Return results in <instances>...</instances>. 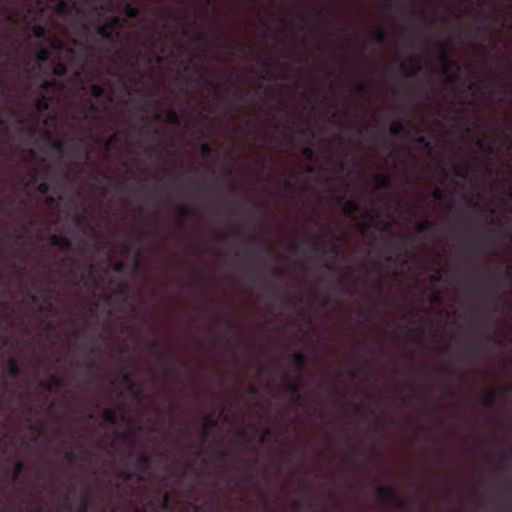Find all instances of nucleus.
I'll return each instance as SVG.
<instances>
[{"mask_svg": "<svg viewBox=\"0 0 512 512\" xmlns=\"http://www.w3.org/2000/svg\"><path fill=\"white\" fill-rule=\"evenodd\" d=\"M122 27L123 20L119 16H114L98 28L97 34L101 38L113 42L120 37Z\"/></svg>", "mask_w": 512, "mask_h": 512, "instance_id": "1", "label": "nucleus"}, {"mask_svg": "<svg viewBox=\"0 0 512 512\" xmlns=\"http://www.w3.org/2000/svg\"><path fill=\"white\" fill-rule=\"evenodd\" d=\"M376 493L380 503L384 505L394 504L401 509L406 508V503L398 498L394 487L382 485L377 488Z\"/></svg>", "mask_w": 512, "mask_h": 512, "instance_id": "2", "label": "nucleus"}, {"mask_svg": "<svg viewBox=\"0 0 512 512\" xmlns=\"http://www.w3.org/2000/svg\"><path fill=\"white\" fill-rule=\"evenodd\" d=\"M281 379L285 384L286 391L294 396V403L297 405H301L303 401V397L301 395V379L299 378L297 381H293L285 372L281 374Z\"/></svg>", "mask_w": 512, "mask_h": 512, "instance_id": "3", "label": "nucleus"}, {"mask_svg": "<svg viewBox=\"0 0 512 512\" xmlns=\"http://www.w3.org/2000/svg\"><path fill=\"white\" fill-rule=\"evenodd\" d=\"M436 48L439 54V58L442 64V72L444 74H448L451 68H456L457 70H460V65L457 61L451 60L448 52L446 44L442 41L437 42Z\"/></svg>", "mask_w": 512, "mask_h": 512, "instance_id": "4", "label": "nucleus"}, {"mask_svg": "<svg viewBox=\"0 0 512 512\" xmlns=\"http://www.w3.org/2000/svg\"><path fill=\"white\" fill-rule=\"evenodd\" d=\"M334 200L336 204L343 208V211L349 217L354 216L360 210L359 203L354 199H346L344 196L340 195L336 196Z\"/></svg>", "mask_w": 512, "mask_h": 512, "instance_id": "5", "label": "nucleus"}, {"mask_svg": "<svg viewBox=\"0 0 512 512\" xmlns=\"http://www.w3.org/2000/svg\"><path fill=\"white\" fill-rule=\"evenodd\" d=\"M118 478L124 480V481H132V480H138L143 481L145 479L144 471H138V470H128V469H122L118 471L117 473Z\"/></svg>", "mask_w": 512, "mask_h": 512, "instance_id": "6", "label": "nucleus"}, {"mask_svg": "<svg viewBox=\"0 0 512 512\" xmlns=\"http://www.w3.org/2000/svg\"><path fill=\"white\" fill-rule=\"evenodd\" d=\"M421 65L413 60V65L409 66L405 63H400L399 65V71L401 73L402 76L404 77H414L416 76L420 70H421Z\"/></svg>", "mask_w": 512, "mask_h": 512, "instance_id": "7", "label": "nucleus"}, {"mask_svg": "<svg viewBox=\"0 0 512 512\" xmlns=\"http://www.w3.org/2000/svg\"><path fill=\"white\" fill-rule=\"evenodd\" d=\"M123 382L128 386L129 392L133 395L134 399L137 402H140L142 399V393L140 389L137 387L135 381L133 380L132 376L129 373H126L123 376Z\"/></svg>", "mask_w": 512, "mask_h": 512, "instance_id": "8", "label": "nucleus"}, {"mask_svg": "<svg viewBox=\"0 0 512 512\" xmlns=\"http://www.w3.org/2000/svg\"><path fill=\"white\" fill-rule=\"evenodd\" d=\"M374 181L378 189L387 190L391 188V178L384 173H377L374 176Z\"/></svg>", "mask_w": 512, "mask_h": 512, "instance_id": "9", "label": "nucleus"}, {"mask_svg": "<svg viewBox=\"0 0 512 512\" xmlns=\"http://www.w3.org/2000/svg\"><path fill=\"white\" fill-rule=\"evenodd\" d=\"M51 99L45 93H42L35 101V109L42 113L50 109Z\"/></svg>", "mask_w": 512, "mask_h": 512, "instance_id": "10", "label": "nucleus"}, {"mask_svg": "<svg viewBox=\"0 0 512 512\" xmlns=\"http://www.w3.org/2000/svg\"><path fill=\"white\" fill-rule=\"evenodd\" d=\"M147 347L153 351L158 357L160 358H165L167 355H168V351L166 349H164L159 341L155 338L153 339H150L148 342H147Z\"/></svg>", "mask_w": 512, "mask_h": 512, "instance_id": "11", "label": "nucleus"}, {"mask_svg": "<svg viewBox=\"0 0 512 512\" xmlns=\"http://www.w3.org/2000/svg\"><path fill=\"white\" fill-rule=\"evenodd\" d=\"M62 384H63L62 378L56 373H54L50 376L49 381H41V383H40V385L42 387H44L47 391H52L53 387H60V386H62Z\"/></svg>", "mask_w": 512, "mask_h": 512, "instance_id": "12", "label": "nucleus"}, {"mask_svg": "<svg viewBox=\"0 0 512 512\" xmlns=\"http://www.w3.org/2000/svg\"><path fill=\"white\" fill-rule=\"evenodd\" d=\"M404 328L411 339H414L417 342L421 340L424 333V328L422 326H405Z\"/></svg>", "mask_w": 512, "mask_h": 512, "instance_id": "13", "label": "nucleus"}, {"mask_svg": "<svg viewBox=\"0 0 512 512\" xmlns=\"http://www.w3.org/2000/svg\"><path fill=\"white\" fill-rule=\"evenodd\" d=\"M40 87L44 92H48L49 90H52V89L60 90V89H62L63 86L59 80H57L55 78H50V79L43 80Z\"/></svg>", "mask_w": 512, "mask_h": 512, "instance_id": "14", "label": "nucleus"}, {"mask_svg": "<svg viewBox=\"0 0 512 512\" xmlns=\"http://www.w3.org/2000/svg\"><path fill=\"white\" fill-rule=\"evenodd\" d=\"M102 419L107 424L115 425L118 422L119 417L114 409L108 408L103 411Z\"/></svg>", "mask_w": 512, "mask_h": 512, "instance_id": "15", "label": "nucleus"}, {"mask_svg": "<svg viewBox=\"0 0 512 512\" xmlns=\"http://www.w3.org/2000/svg\"><path fill=\"white\" fill-rule=\"evenodd\" d=\"M178 211L181 215V218L178 219L177 226L182 228L185 224V219L192 214L193 209L191 206L188 205H180Z\"/></svg>", "mask_w": 512, "mask_h": 512, "instance_id": "16", "label": "nucleus"}, {"mask_svg": "<svg viewBox=\"0 0 512 512\" xmlns=\"http://www.w3.org/2000/svg\"><path fill=\"white\" fill-rule=\"evenodd\" d=\"M307 355L301 351L294 352L292 355V362L297 369H302L307 363Z\"/></svg>", "mask_w": 512, "mask_h": 512, "instance_id": "17", "label": "nucleus"}, {"mask_svg": "<svg viewBox=\"0 0 512 512\" xmlns=\"http://www.w3.org/2000/svg\"><path fill=\"white\" fill-rule=\"evenodd\" d=\"M8 373L13 378H19L21 376V368L15 358L8 360Z\"/></svg>", "mask_w": 512, "mask_h": 512, "instance_id": "18", "label": "nucleus"}, {"mask_svg": "<svg viewBox=\"0 0 512 512\" xmlns=\"http://www.w3.org/2000/svg\"><path fill=\"white\" fill-rule=\"evenodd\" d=\"M240 254H242L248 258L254 259L257 263L260 262V259L257 255V248L255 245H249V246L245 247L244 249H242L241 251L236 252V255H240Z\"/></svg>", "mask_w": 512, "mask_h": 512, "instance_id": "19", "label": "nucleus"}, {"mask_svg": "<svg viewBox=\"0 0 512 512\" xmlns=\"http://www.w3.org/2000/svg\"><path fill=\"white\" fill-rule=\"evenodd\" d=\"M124 13L131 19H136L139 17L141 10L138 5H134L131 3H127L124 6Z\"/></svg>", "mask_w": 512, "mask_h": 512, "instance_id": "20", "label": "nucleus"}, {"mask_svg": "<svg viewBox=\"0 0 512 512\" xmlns=\"http://www.w3.org/2000/svg\"><path fill=\"white\" fill-rule=\"evenodd\" d=\"M324 236H325V234L317 235L315 237V239L313 240L311 247H310V250L313 253L317 254V253L321 252L322 254H326V251H322V249H321Z\"/></svg>", "mask_w": 512, "mask_h": 512, "instance_id": "21", "label": "nucleus"}, {"mask_svg": "<svg viewBox=\"0 0 512 512\" xmlns=\"http://www.w3.org/2000/svg\"><path fill=\"white\" fill-rule=\"evenodd\" d=\"M68 67L63 62H58L51 70V74L56 77H63L67 74Z\"/></svg>", "mask_w": 512, "mask_h": 512, "instance_id": "22", "label": "nucleus"}, {"mask_svg": "<svg viewBox=\"0 0 512 512\" xmlns=\"http://www.w3.org/2000/svg\"><path fill=\"white\" fill-rule=\"evenodd\" d=\"M166 121L174 126H178L181 124L180 115L173 109H169L166 113Z\"/></svg>", "mask_w": 512, "mask_h": 512, "instance_id": "23", "label": "nucleus"}, {"mask_svg": "<svg viewBox=\"0 0 512 512\" xmlns=\"http://www.w3.org/2000/svg\"><path fill=\"white\" fill-rule=\"evenodd\" d=\"M24 469H25L24 462L18 461V462L15 463L14 469H13V472H12V477H11V480H12L13 483H16L19 480V478H20L21 474L23 473Z\"/></svg>", "mask_w": 512, "mask_h": 512, "instance_id": "24", "label": "nucleus"}, {"mask_svg": "<svg viewBox=\"0 0 512 512\" xmlns=\"http://www.w3.org/2000/svg\"><path fill=\"white\" fill-rule=\"evenodd\" d=\"M51 51L46 47H41L35 55V58L39 62H46L51 58Z\"/></svg>", "mask_w": 512, "mask_h": 512, "instance_id": "25", "label": "nucleus"}, {"mask_svg": "<svg viewBox=\"0 0 512 512\" xmlns=\"http://www.w3.org/2000/svg\"><path fill=\"white\" fill-rule=\"evenodd\" d=\"M496 400V391L494 389H489L487 393L483 396L482 401L483 404L487 407H492Z\"/></svg>", "mask_w": 512, "mask_h": 512, "instance_id": "26", "label": "nucleus"}, {"mask_svg": "<svg viewBox=\"0 0 512 512\" xmlns=\"http://www.w3.org/2000/svg\"><path fill=\"white\" fill-rule=\"evenodd\" d=\"M452 170L453 174L460 178H466L469 173L468 167L460 164H454Z\"/></svg>", "mask_w": 512, "mask_h": 512, "instance_id": "27", "label": "nucleus"}, {"mask_svg": "<svg viewBox=\"0 0 512 512\" xmlns=\"http://www.w3.org/2000/svg\"><path fill=\"white\" fill-rule=\"evenodd\" d=\"M99 111V107L95 103H90L88 109H82L79 111L78 117L81 119H88L89 113H97Z\"/></svg>", "mask_w": 512, "mask_h": 512, "instance_id": "28", "label": "nucleus"}, {"mask_svg": "<svg viewBox=\"0 0 512 512\" xmlns=\"http://www.w3.org/2000/svg\"><path fill=\"white\" fill-rule=\"evenodd\" d=\"M405 131V126L400 121H394L389 127V133L391 135H399Z\"/></svg>", "mask_w": 512, "mask_h": 512, "instance_id": "29", "label": "nucleus"}, {"mask_svg": "<svg viewBox=\"0 0 512 512\" xmlns=\"http://www.w3.org/2000/svg\"><path fill=\"white\" fill-rule=\"evenodd\" d=\"M290 250L298 255H307L309 252V250L306 247H304L297 241L291 243Z\"/></svg>", "mask_w": 512, "mask_h": 512, "instance_id": "30", "label": "nucleus"}, {"mask_svg": "<svg viewBox=\"0 0 512 512\" xmlns=\"http://www.w3.org/2000/svg\"><path fill=\"white\" fill-rule=\"evenodd\" d=\"M104 87L100 84H92L90 86V93L93 98L99 99L104 95Z\"/></svg>", "mask_w": 512, "mask_h": 512, "instance_id": "31", "label": "nucleus"}, {"mask_svg": "<svg viewBox=\"0 0 512 512\" xmlns=\"http://www.w3.org/2000/svg\"><path fill=\"white\" fill-rule=\"evenodd\" d=\"M120 142V134L118 132L113 133L105 144V149L109 151Z\"/></svg>", "mask_w": 512, "mask_h": 512, "instance_id": "32", "label": "nucleus"}, {"mask_svg": "<svg viewBox=\"0 0 512 512\" xmlns=\"http://www.w3.org/2000/svg\"><path fill=\"white\" fill-rule=\"evenodd\" d=\"M89 510V499L85 495L80 499V502L75 507L74 512H88Z\"/></svg>", "mask_w": 512, "mask_h": 512, "instance_id": "33", "label": "nucleus"}, {"mask_svg": "<svg viewBox=\"0 0 512 512\" xmlns=\"http://www.w3.org/2000/svg\"><path fill=\"white\" fill-rule=\"evenodd\" d=\"M46 33L47 29L43 25H35L32 27V35L37 39L44 38Z\"/></svg>", "mask_w": 512, "mask_h": 512, "instance_id": "34", "label": "nucleus"}, {"mask_svg": "<svg viewBox=\"0 0 512 512\" xmlns=\"http://www.w3.org/2000/svg\"><path fill=\"white\" fill-rule=\"evenodd\" d=\"M142 430V427L141 426H138L136 428H131L129 430H126V431H122L119 433V436L122 437V438H125V439H132L133 437H135L137 435L138 432H140Z\"/></svg>", "mask_w": 512, "mask_h": 512, "instance_id": "35", "label": "nucleus"}, {"mask_svg": "<svg viewBox=\"0 0 512 512\" xmlns=\"http://www.w3.org/2000/svg\"><path fill=\"white\" fill-rule=\"evenodd\" d=\"M375 41L379 44L384 43L388 39V33L384 29H377L374 35Z\"/></svg>", "mask_w": 512, "mask_h": 512, "instance_id": "36", "label": "nucleus"}, {"mask_svg": "<svg viewBox=\"0 0 512 512\" xmlns=\"http://www.w3.org/2000/svg\"><path fill=\"white\" fill-rule=\"evenodd\" d=\"M72 222L75 225L88 224L89 223V218L85 214H76V215L73 216Z\"/></svg>", "mask_w": 512, "mask_h": 512, "instance_id": "37", "label": "nucleus"}, {"mask_svg": "<svg viewBox=\"0 0 512 512\" xmlns=\"http://www.w3.org/2000/svg\"><path fill=\"white\" fill-rule=\"evenodd\" d=\"M417 144L430 151L432 149L431 141L425 136H419L416 139Z\"/></svg>", "mask_w": 512, "mask_h": 512, "instance_id": "38", "label": "nucleus"}, {"mask_svg": "<svg viewBox=\"0 0 512 512\" xmlns=\"http://www.w3.org/2000/svg\"><path fill=\"white\" fill-rule=\"evenodd\" d=\"M432 229V223L429 220H425L416 225V230L419 233H423Z\"/></svg>", "mask_w": 512, "mask_h": 512, "instance_id": "39", "label": "nucleus"}, {"mask_svg": "<svg viewBox=\"0 0 512 512\" xmlns=\"http://www.w3.org/2000/svg\"><path fill=\"white\" fill-rule=\"evenodd\" d=\"M473 253L477 255H487L489 251L484 244L478 243L473 245Z\"/></svg>", "mask_w": 512, "mask_h": 512, "instance_id": "40", "label": "nucleus"}, {"mask_svg": "<svg viewBox=\"0 0 512 512\" xmlns=\"http://www.w3.org/2000/svg\"><path fill=\"white\" fill-rule=\"evenodd\" d=\"M64 457L71 464H74L78 458L77 453L72 449L66 450L64 453Z\"/></svg>", "mask_w": 512, "mask_h": 512, "instance_id": "41", "label": "nucleus"}, {"mask_svg": "<svg viewBox=\"0 0 512 512\" xmlns=\"http://www.w3.org/2000/svg\"><path fill=\"white\" fill-rule=\"evenodd\" d=\"M51 147L55 151H57L59 153H62L64 151V149H65V142L62 139H57V140L52 142Z\"/></svg>", "mask_w": 512, "mask_h": 512, "instance_id": "42", "label": "nucleus"}, {"mask_svg": "<svg viewBox=\"0 0 512 512\" xmlns=\"http://www.w3.org/2000/svg\"><path fill=\"white\" fill-rule=\"evenodd\" d=\"M218 425V421L213 417L212 414H209L204 419V427L213 428Z\"/></svg>", "mask_w": 512, "mask_h": 512, "instance_id": "43", "label": "nucleus"}, {"mask_svg": "<svg viewBox=\"0 0 512 512\" xmlns=\"http://www.w3.org/2000/svg\"><path fill=\"white\" fill-rule=\"evenodd\" d=\"M213 152V146L210 143H203L201 146V154L203 157H209Z\"/></svg>", "mask_w": 512, "mask_h": 512, "instance_id": "44", "label": "nucleus"}, {"mask_svg": "<svg viewBox=\"0 0 512 512\" xmlns=\"http://www.w3.org/2000/svg\"><path fill=\"white\" fill-rule=\"evenodd\" d=\"M50 189H51V185L46 181L40 182L37 186V191L40 194H47L50 191Z\"/></svg>", "mask_w": 512, "mask_h": 512, "instance_id": "45", "label": "nucleus"}, {"mask_svg": "<svg viewBox=\"0 0 512 512\" xmlns=\"http://www.w3.org/2000/svg\"><path fill=\"white\" fill-rule=\"evenodd\" d=\"M72 241L71 239H69L68 237L66 236H61V239H60V244L58 247H61L63 249H71L72 248Z\"/></svg>", "mask_w": 512, "mask_h": 512, "instance_id": "46", "label": "nucleus"}, {"mask_svg": "<svg viewBox=\"0 0 512 512\" xmlns=\"http://www.w3.org/2000/svg\"><path fill=\"white\" fill-rule=\"evenodd\" d=\"M140 464L148 466L151 463V457L147 453H140L137 457Z\"/></svg>", "mask_w": 512, "mask_h": 512, "instance_id": "47", "label": "nucleus"}, {"mask_svg": "<svg viewBox=\"0 0 512 512\" xmlns=\"http://www.w3.org/2000/svg\"><path fill=\"white\" fill-rule=\"evenodd\" d=\"M393 7H397L400 11L406 13L407 9L400 3H393L392 0H387L385 3L386 9H392Z\"/></svg>", "mask_w": 512, "mask_h": 512, "instance_id": "48", "label": "nucleus"}, {"mask_svg": "<svg viewBox=\"0 0 512 512\" xmlns=\"http://www.w3.org/2000/svg\"><path fill=\"white\" fill-rule=\"evenodd\" d=\"M141 253L137 252L133 259V266L131 269V274H135L140 266Z\"/></svg>", "mask_w": 512, "mask_h": 512, "instance_id": "49", "label": "nucleus"}, {"mask_svg": "<svg viewBox=\"0 0 512 512\" xmlns=\"http://www.w3.org/2000/svg\"><path fill=\"white\" fill-rule=\"evenodd\" d=\"M301 153L308 160H311L314 156V150L310 146L303 147Z\"/></svg>", "mask_w": 512, "mask_h": 512, "instance_id": "50", "label": "nucleus"}, {"mask_svg": "<svg viewBox=\"0 0 512 512\" xmlns=\"http://www.w3.org/2000/svg\"><path fill=\"white\" fill-rule=\"evenodd\" d=\"M503 280L512 286V267H508L504 272H503Z\"/></svg>", "mask_w": 512, "mask_h": 512, "instance_id": "51", "label": "nucleus"}, {"mask_svg": "<svg viewBox=\"0 0 512 512\" xmlns=\"http://www.w3.org/2000/svg\"><path fill=\"white\" fill-rule=\"evenodd\" d=\"M112 268L116 273H122L125 270V264L123 261H116L113 263Z\"/></svg>", "mask_w": 512, "mask_h": 512, "instance_id": "52", "label": "nucleus"}, {"mask_svg": "<svg viewBox=\"0 0 512 512\" xmlns=\"http://www.w3.org/2000/svg\"><path fill=\"white\" fill-rule=\"evenodd\" d=\"M216 454L220 460L225 461L230 455V450L229 449H220L217 451Z\"/></svg>", "mask_w": 512, "mask_h": 512, "instance_id": "53", "label": "nucleus"}, {"mask_svg": "<svg viewBox=\"0 0 512 512\" xmlns=\"http://www.w3.org/2000/svg\"><path fill=\"white\" fill-rule=\"evenodd\" d=\"M68 9V4L65 0H59L56 6V10L60 13L66 12Z\"/></svg>", "mask_w": 512, "mask_h": 512, "instance_id": "54", "label": "nucleus"}, {"mask_svg": "<svg viewBox=\"0 0 512 512\" xmlns=\"http://www.w3.org/2000/svg\"><path fill=\"white\" fill-rule=\"evenodd\" d=\"M432 196L435 200L441 201L444 199V192L440 188H436L433 191Z\"/></svg>", "mask_w": 512, "mask_h": 512, "instance_id": "55", "label": "nucleus"}, {"mask_svg": "<svg viewBox=\"0 0 512 512\" xmlns=\"http://www.w3.org/2000/svg\"><path fill=\"white\" fill-rule=\"evenodd\" d=\"M442 280V270L441 269H437L434 273V275L431 277V281L433 283H438Z\"/></svg>", "mask_w": 512, "mask_h": 512, "instance_id": "56", "label": "nucleus"}, {"mask_svg": "<svg viewBox=\"0 0 512 512\" xmlns=\"http://www.w3.org/2000/svg\"><path fill=\"white\" fill-rule=\"evenodd\" d=\"M169 503H170V496H169L168 493H165L163 495V498H162V501H161V508L168 509L169 508Z\"/></svg>", "mask_w": 512, "mask_h": 512, "instance_id": "57", "label": "nucleus"}, {"mask_svg": "<svg viewBox=\"0 0 512 512\" xmlns=\"http://www.w3.org/2000/svg\"><path fill=\"white\" fill-rule=\"evenodd\" d=\"M61 236L62 235H59V234H52L49 238L50 240V243L54 246H59L60 244V239H61Z\"/></svg>", "mask_w": 512, "mask_h": 512, "instance_id": "58", "label": "nucleus"}, {"mask_svg": "<svg viewBox=\"0 0 512 512\" xmlns=\"http://www.w3.org/2000/svg\"><path fill=\"white\" fill-rule=\"evenodd\" d=\"M485 329L486 330H489V331H492L494 335H498V329L492 324V322L490 320H488L486 323H485Z\"/></svg>", "mask_w": 512, "mask_h": 512, "instance_id": "59", "label": "nucleus"}, {"mask_svg": "<svg viewBox=\"0 0 512 512\" xmlns=\"http://www.w3.org/2000/svg\"><path fill=\"white\" fill-rule=\"evenodd\" d=\"M329 252L335 256H338L341 252L340 246L338 244H332L329 248Z\"/></svg>", "mask_w": 512, "mask_h": 512, "instance_id": "60", "label": "nucleus"}, {"mask_svg": "<svg viewBox=\"0 0 512 512\" xmlns=\"http://www.w3.org/2000/svg\"><path fill=\"white\" fill-rule=\"evenodd\" d=\"M44 202L48 206H53L57 203V198L55 196L49 195L45 198Z\"/></svg>", "mask_w": 512, "mask_h": 512, "instance_id": "61", "label": "nucleus"}, {"mask_svg": "<svg viewBox=\"0 0 512 512\" xmlns=\"http://www.w3.org/2000/svg\"><path fill=\"white\" fill-rule=\"evenodd\" d=\"M38 180V172L36 170L29 173V184H34Z\"/></svg>", "mask_w": 512, "mask_h": 512, "instance_id": "62", "label": "nucleus"}, {"mask_svg": "<svg viewBox=\"0 0 512 512\" xmlns=\"http://www.w3.org/2000/svg\"><path fill=\"white\" fill-rule=\"evenodd\" d=\"M302 507H303V503L300 501V500H297L295 501L293 504H292V508L295 512H299L302 510Z\"/></svg>", "mask_w": 512, "mask_h": 512, "instance_id": "63", "label": "nucleus"}, {"mask_svg": "<svg viewBox=\"0 0 512 512\" xmlns=\"http://www.w3.org/2000/svg\"><path fill=\"white\" fill-rule=\"evenodd\" d=\"M356 91L357 93L359 94H365L367 92V87L365 84L363 83H359L357 86H356Z\"/></svg>", "mask_w": 512, "mask_h": 512, "instance_id": "64", "label": "nucleus"}]
</instances>
